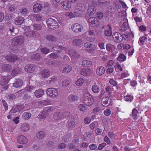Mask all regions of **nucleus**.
Wrapping results in <instances>:
<instances>
[{"mask_svg":"<svg viewBox=\"0 0 151 151\" xmlns=\"http://www.w3.org/2000/svg\"><path fill=\"white\" fill-rule=\"evenodd\" d=\"M41 52L43 54H46L50 52V50L46 47H43L40 49Z\"/></svg>","mask_w":151,"mask_h":151,"instance_id":"nucleus-52","label":"nucleus"},{"mask_svg":"<svg viewBox=\"0 0 151 151\" xmlns=\"http://www.w3.org/2000/svg\"><path fill=\"white\" fill-rule=\"evenodd\" d=\"M92 90L94 93H99L100 90L99 87L96 85V83H95L92 86Z\"/></svg>","mask_w":151,"mask_h":151,"instance_id":"nucleus-37","label":"nucleus"},{"mask_svg":"<svg viewBox=\"0 0 151 151\" xmlns=\"http://www.w3.org/2000/svg\"><path fill=\"white\" fill-rule=\"evenodd\" d=\"M50 58H51L55 59L58 57V55L56 54L52 53L49 55Z\"/></svg>","mask_w":151,"mask_h":151,"instance_id":"nucleus-58","label":"nucleus"},{"mask_svg":"<svg viewBox=\"0 0 151 151\" xmlns=\"http://www.w3.org/2000/svg\"><path fill=\"white\" fill-rule=\"evenodd\" d=\"M93 96L89 93H85L83 99V102L87 106H91L94 102Z\"/></svg>","mask_w":151,"mask_h":151,"instance_id":"nucleus-2","label":"nucleus"},{"mask_svg":"<svg viewBox=\"0 0 151 151\" xmlns=\"http://www.w3.org/2000/svg\"><path fill=\"white\" fill-rule=\"evenodd\" d=\"M34 29L36 30H40L42 28L41 25L39 24H34L32 25Z\"/></svg>","mask_w":151,"mask_h":151,"instance_id":"nucleus-49","label":"nucleus"},{"mask_svg":"<svg viewBox=\"0 0 151 151\" xmlns=\"http://www.w3.org/2000/svg\"><path fill=\"white\" fill-rule=\"evenodd\" d=\"M83 43V40L80 39H74L73 41V45L78 47H80Z\"/></svg>","mask_w":151,"mask_h":151,"instance_id":"nucleus-18","label":"nucleus"},{"mask_svg":"<svg viewBox=\"0 0 151 151\" xmlns=\"http://www.w3.org/2000/svg\"><path fill=\"white\" fill-rule=\"evenodd\" d=\"M111 112L110 110L109 109H107L104 111V115L106 116H109L111 114Z\"/></svg>","mask_w":151,"mask_h":151,"instance_id":"nucleus-60","label":"nucleus"},{"mask_svg":"<svg viewBox=\"0 0 151 151\" xmlns=\"http://www.w3.org/2000/svg\"><path fill=\"white\" fill-rule=\"evenodd\" d=\"M21 68H19L17 67H16L12 72V75L13 76H14L17 75L18 73L22 71Z\"/></svg>","mask_w":151,"mask_h":151,"instance_id":"nucleus-33","label":"nucleus"},{"mask_svg":"<svg viewBox=\"0 0 151 151\" xmlns=\"http://www.w3.org/2000/svg\"><path fill=\"white\" fill-rule=\"evenodd\" d=\"M124 100L128 102H131L133 99V96L131 95H127L124 97Z\"/></svg>","mask_w":151,"mask_h":151,"instance_id":"nucleus-50","label":"nucleus"},{"mask_svg":"<svg viewBox=\"0 0 151 151\" xmlns=\"http://www.w3.org/2000/svg\"><path fill=\"white\" fill-rule=\"evenodd\" d=\"M88 22L90 25L93 27H97L99 24V22L97 18L94 17L90 18L88 19Z\"/></svg>","mask_w":151,"mask_h":151,"instance_id":"nucleus-10","label":"nucleus"},{"mask_svg":"<svg viewBox=\"0 0 151 151\" xmlns=\"http://www.w3.org/2000/svg\"><path fill=\"white\" fill-rule=\"evenodd\" d=\"M91 73V70L88 68H83L81 71V74L85 76H90Z\"/></svg>","mask_w":151,"mask_h":151,"instance_id":"nucleus-15","label":"nucleus"},{"mask_svg":"<svg viewBox=\"0 0 151 151\" xmlns=\"http://www.w3.org/2000/svg\"><path fill=\"white\" fill-rule=\"evenodd\" d=\"M82 64L85 67H89L92 65V62L88 60H84L82 61Z\"/></svg>","mask_w":151,"mask_h":151,"instance_id":"nucleus-42","label":"nucleus"},{"mask_svg":"<svg viewBox=\"0 0 151 151\" xmlns=\"http://www.w3.org/2000/svg\"><path fill=\"white\" fill-rule=\"evenodd\" d=\"M46 93L47 96L52 98H55L58 95V91L56 88H48Z\"/></svg>","mask_w":151,"mask_h":151,"instance_id":"nucleus-5","label":"nucleus"},{"mask_svg":"<svg viewBox=\"0 0 151 151\" xmlns=\"http://www.w3.org/2000/svg\"><path fill=\"white\" fill-rule=\"evenodd\" d=\"M71 114L68 112L67 111L65 112L64 114H63V111L62 110H59L58 111L55 113L53 115L54 120L56 122H57L58 120L61 119L63 118L70 116Z\"/></svg>","mask_w":151,"mask_h":151,"instance_id":"nucleus-1","label":"nucleus"},{"mask_svg":"<svg viewBox=\"0 0 151 151\" xmlns=\"http://www.w3.org/2000/svg\"><path fill=\"white\" fill-rule=\"evenodd\" d=\"M105 90L108 93L109 97H110L111 93L114 91L113 87L112 86H107L105 88Z\"/></svg>","mask_w":151,"mask_h":151,"instance_id":"nucleus-38","label":"nucleus"},{"mask_svg":"<svg viewBox=\"0 0 151 151\" xmlns=\"http://www.w3.org/2000/svg\"><path fill=\"white\" fill-rule=\"evenodd\" d=\"M20 129L23 132H27L29 129V126L27 123H24L21 124Z\"/></svg>","mask_w":151,"mask_h":151,"instance_id":"nucleus-31","label":"nucleus"},{"mask_svg":"<svg viewBox=\"0 0 151 151\" xmlns=\"http://www.w3.org/2000/svg\"><path fill=\"white\" fill-rule=\"evenodd\" d=\"M11 65L8 64H4L1 67L2 72H6L9 71L11 68Z\"/></svg>","mask_w":151,"mask_h":151,"instance_id":"nucleus-16","label":"nucleus"},{"mask_svg":"<svg viewBox=\"0 0 151 151\" xmlns=\"http://www.w3.org/2000/svg\"><path fill=\"white\" fill-rule=\"evenodd\" d=\"M47 40L50 42H55L57 41V38L51 35H48L46 36Z\"/></svg>","mask_w":151,"mask_h":151,"instance_id":"nucleus-30","label":"nucleus"},{"mask_svg":"<svg viewBox=\"0 0 151 151\" xmlns=\"http://www.w3.org/2000/svg\"><path fill=\"white\" fill-rule=\"evenodd\" d=\"M105 72L104 68L102 66L99 67L96 70V73L99 76L102 75Z\"/></svg>","mask_w":151,"mask_h":151,"instance_id":"nucleus-24","label":"nucleus"},{"mask_svg":"<svg viewBox=\"0 0 151 151\" xmlns=\"http://www.w3.org/2000/svg\"><path fill=\"white\" fill-rule=\"evenodd\" d=\"M96 16L99 19H101L103 16V14L101 12H98L96 14Z\"/></svg>","mask_w":151,"mask_h":151,"instance_id":"nucleus-63","label":"nucleus"},{"mask_svg":"<svg viewBox=\"0 0 151 151\" xmlns=\"http://www.w3.org/2000/svg\"><path fill=\"white\" fill-rule=\"evenodd\" d=\"M88 13L90 15L94 14L96 12V9L93 6H90L88 9Z\"/></svg>","mask_w":151,"mask_h":151,"instance_id":"nucleus-41","label":"nucleus"},{"mask_svg":"<svg viewBox=\"0 0 151 151\" xmlns=\"http://www.w3.org/2000/svg\"><path fill=\"white\" fill-rule=\"evenodd\" d=\"M59 69L60 71L62 73H68L71 71L72 70V67L69 65L65 64L60 67Z\"/></svg>","mask_w":151,"mask_h":151,"instance_id":"nucleus-6","label":"nucleus"},{"mask_svg":"<svg viewBox=\"0 0 151 151\" xmlns=\"http://www.w3.org/2000/svg\"><path fill=\"white\" fill-rule=\"evenodd\" d=\"M76 122L74 121L73 120L69 122L68 123V130H70L76 126Z\"/></svg>","mask_w":151,"mask_h":151,"instance_id":"nucleus-40","label":"nucleus"},{"mask_svg":"<svg viewBox=\"0 0 151 151\" xmlns=\"http://www.w3.org/2000/svg\"><path fill=\"white\" fill-rule=\"evenodd\" d=\"M113 38L115 42L119 43L122 40V36L121 35L119 32H115L113 34Z\"/></svg>","mask_w":151,"mask_h":151,"instance_id":"nucleus-12","label":"nucleus"},{"mask_svg":"<svg viewBox=\"0 0 151 151\" xmlns=\"http://www.w3.org/2000/svg\"><path fill=\"white\" fill-rule=\"evenodd\" d=\"M109 82L110 84L114 86H116L117 84V82L112 78L110 79Z\"/></svg>","mask_w":151,"mask_h":151,"instance_id":"nucleus-64","label":"nucleus"},{"mask_svg":"<svg viewBox=\"0 0 151 151\" xmlns=\"http://www.w3.org/2000/svg\"><path fill=\"white\" fill-rule=\"evenodd\" d=\"M109 137L112 139H114L116 137V134L113 132H109L108 133Z\"/></svg>","mask_w":151,"mask_h":151,"instance_id":"nucleus-53","label":"nucleus"},{"mask_svg":"<svg viewBox=\"0 0 151 151\" xmlns=\"http://www.w3.org/2000/svg\"><path fill=\"white\" fill-rule=\"evenodd\" d=\"M147 38L145 37H142L139 38V43H140L142 45H144L145 42V40H146Z\"/></svg>","mask_w":151,"mask_h":151,"instance_id":"nucleus-57","label":"nucleus"},{"mask_svg":"<svg viewBox=\"0 0 151 151\" xmlns=\"http://www.w3.org/2000/svg\"><path fill=\"white\" fill-rule=\"evenodd\" d=\"M70 137L71 136L70 135H67L63 137L62 140L64 142H67L69 141V139Z\"/></svg>","mask_w":151,"mask_h":151,"instance_id":"nucleus-54","label":"nucleus"},{"mask_svg":"<svg viewBox=\"0 0 151 151\" xmlns=\"http://www.w3.org/2000/svg\"><path fill=\"white\" fill-rule=\"evenodd\" d=\"M23 84V81L21 79H18L17 80L15 83H13V86L16 88H19L21 87Z\"/></svg>","mask_w":151,"mask_h":151,"instance_id":"nucleus-35","label":"nucleus"},{"mask_svg":"<svg viewBox=\"0 0 151 151\" xmlns=\"http://www.w3.org/2000/svg\"><path fill=\"white\" fill-rule=\"evenodd\" d=\"M36 66L33 64L26 65L24 68L25 71L28 73H32L36 70Z\"/></svg>","mask_w":151,"mask_h":151,"instance_id":"nucleus-9","label":"nucleus"},{"mask_svg":"<svg viewBox=\"0 0 151 151\" xmlns=\"http://www.w3.org/2000/svg\"><path fill=\"white\" fill-rule=\"evenodd\" d=\"M3 57L5 58L7 61L11 63L15 62L18 58L17 56L13 54L8 55L6 56L4 55Z\"/></svg>","mask_w":151,"mask_h":151,"instance_id":"nucleus-11","label":"nucleus"},{"mask_svg":"<svg viewBox=\"0 0 151 151\" xmlns=\"http://www.w3.org/2000/svg\"><path fill=\"white\" fill-rule=\"evenodd\" d=\"M107 26L109 27L108 29L105 30L104 33L105 36H110L112 34V28L109 24Z\"/></svg>","mask_w":151,"mask_h":151,"instance_id":"nucleus-28","label":"nucleus"},{"mask_svg":"<svg viewBox=\"0 0 151 151\" xmlns=\"http://www.w3.org/2000/svg\"><path fill=\"white\" fill-rule=\"evenodd\" d=\"M138 112L135 108H134L132 111V116L134 120H136L138 118Z\"/></svg>","mask_w":151,"mask_h":151,"instance_id":"nucleus-36","label":"nucleus"},{"mask_svg":"<svg viewBox=\"0 0 151 151\" xmlns=\"http://www.w3.org/2000/svg\"><path fill=\"white\" fill-rule=\"evenodd\" d=\"M65 49L66 48L65 47L61 46H55V47H52V51H55L58 53L61 52L63 50H65Z\"/></svg>","mask_w":151,"mask_h":151,"instance_id":"nucleus-22","label":"nucleus"},{"mask_svg":"<svg viewBox=\"0 0 151 151\" xmlns=\"http://www.w3.org/2000/svg\"><path fill=\"white\" fill-rule=\"evenodd\" d=\"M46 23L49 28L51 29L54 30L58 27V22L51 18L48 19L46 21Z\"/></svg>","mask_w":151,"mask_h":151,"instance_id":"nucleus-3","label":"nucleus"},{"mask_svg":"<svg viewBox=\"0 0 151 151\" xmlns=\"http://www.w3.org/2000/svg\"><path fill=\"white\" fill-rule=\"evenodd\" d=\"M43 90L40 89L36 91L34 93L35 96L37 98H40L44 94Z\"/></svg>","mask_w":151,"mask_h":151,"instance_id":"nucleus-26","label":"nucleus"},{"mask_svg":"<svg viewBox=\"0 0 151 151\" xmlns=\"http://www.w3.org/2000/svg\"><path fill=\"white\" fill-rule=\"evenodd\" d=\"M41 58L40 54L39 53H36L31 56V60L32 61H38Z\"/></svg>","mask_w":151,"mask_h":151,"instance_id":"nucleus-39","label":"nucleus"},{"mask_svg":"<svg viewBox=\"0 0 151 151\" xmlns=\"http://www.w3.org/2000/svg\"><path fill=\"white\" fill-rule=\"evenodd\" d=\"M24 38L22 36H17L12 39V44L14 46H19L23 43Z\"/></svg>","mask_w":151,"mask_h":151,"instance_id":"nucleus-4","label":"nucleus"},{"mask_svg":"<svg viewBox=\"0 0 151 151\" xmlns=\"http://www.w3.org/2000/svg\"><path fill=\"white\" fill-rule=\"evenodd\" d=\"M66 16L68 19H70L76 17L74 15V13L68 12L65 14Z\"/></svg>","mask_w":151,"mask_h":151,"instance_id":"nucleus-55","label":"nucleus"},{"mask_svg":"<svg viewBox=\"0 0 151 151\" xmlns=\"http://www.w3.org/2000/svg\"><path fill=\"white\" fill-rule=\"evenodd\" d=\"M70 83V81L68 80H65L62 82V86L65 87H66L68 86Z\"/></svg>","mask_w":151,"mask_h":151,"instance_id":"nucleus-61","label":"nucleus"},{"mask_svg":"<svg viewBox=\"0 0 151 151\" xmlns=\"http://www.w3.org/2000/svg\"><path fill=\"white\" fill-rule=\"evenodd\" d=\"M71 29L74 32H81L83 30V27L81 24L76 23L73 24L72 25Z\"/></svg>","mask_w":151,"mask_h":151,"instance_id":"nucleus-8","label":"nucleus"},{"mask_svg":"<svg viewBox=\"0 0 151 151\" xmlns=\"http://www.w3.org/2000/svg\"><path fill=\"white\" fill-rule=\"evenodd\" d=\"M79 110L81 112H84L87 110V107L83 104H80L78 106Z\"/></svg>","mask_w":151,"mask_h":151,"instance_id":"nucleus-46","label":"nucleus"},{"mask_svg":"<svg viewBox=\"0 0 151 151\" xmlns=\"http://www.w3.org/2000/svg\"><path fill=\"white\" fill-rule=\"evenodd\" d=\"M44 136V133L42 131H40L38 132L36 134V136L39 139H42Z\"/></svg>","mask_w":151,"mask_h":151,"instance_id":"nucleus-51","label":"nucleus"},{"mask_svg":"<svg viewBox=\"0 0 151 151\" xmlns=\"http://www.w3.org/2000/svg\"><path fill=\"white\" fill-rule=\"evenodd\" d=\"M79 142L78 139H74L73 140L71 143L69 144L68 145L69 147V149L70 150H73L77 145Z\"/></svg>","mask_w":151,"mask_h":151,"instance_id":"nucleus-20","label":"nucleus"},{"mask_svg":"<svg viewBox=\"0 0 151 151\" xmlns=\"http://www.w3.org/2000/svg\"><path fill=\"white\" fill-rule=\"evenodd\" d=\"M24 20V18L22 17H18L15 19V23L17 25H20L22 24Z\"/></svg>","mask_w":151,"mask_h":151,"instance_id":"nucleus-25","label":"nucleus"},{"mask_svg":"<svg viewBox=\"0 0 151 151\" xmlns=\"http://www.w3.org/2000/svg\"><path fill=\"white\" fill-rule=\"evenodd\" d=\"M83 12L81 7L78 6L74 10V15L76 17H80L82 14Z\"/></svg>","mask_w":151,"mask_h":151,"instance_id":"nucleus-14","label":"nucleus"},{"mask_svg":"<svg viewBox=\"0 0 151 151\" xmlns=\"http://www.w3.org/2000/svg\"><path fill=\"white\" fill-rule=\"evenodd\" d=\"M110 97H103L101 100V104L103 106L106 107L109 106L111 103V99L110 98Z\"/></svg>","mask_w":151,"mask_h":151,"instance_id":"nucleus-13","label":"nucleus"},{"mask_svg":"<svg viewBox=\"0 0 151 151\" xmlns=\"http://www.w3.org/2000/svg\"><path fill=\"white\" fill-rule=\"evenodd\" d=\"M32 16L34 18H35L37 21H42L43 19V17L41 16L40 14H34Z\"/></svg>","mask_w":151,"mask_h":151,"instance_id":"nucleus-43","label":"nucleus"},{"mask_svg":"<svg viewBox=\"0 0 151 151\" xmlns=\"http://www.w3.org/2000/svg\"><path fill=\"white\" fill-rule=\"evenodd\" d=\"M78 97L76 95L71 94L68 97V100L70 101H75L78 100Z\"/></svg>","mask_w":151,"mask_h":151,"instance_id":"nucleus-34","label":"nucleus"},{"mask_svg":"<svg viewBox=\"0 0 151 151\" xmlns=\"http://www.w3.org/2000/svg\"><path fill=\"white\" fill-rule=\"evenodd\" d=\"M31 116V114L27 112H25L23 114L22 117L24 119L27 120L30 118Z\"/></svg>","mask_w":151,"mask_h":151,"instance_id":"nucleus-44","label":"nucleus"},{"mask_svg":"<svg viewBox=\"0 0 151 151\" xmlns=\"http://www.w3.org/2000/svg\"><path fill=\"white\" fill-rule=\"evenodd\" d=\"M42 7L41 4H36L33 6V10L35 13H38L41 11Z\"/></svg>","mask_w":151,"mask_h":151,"instance_id":"nucleus-21","label":"nucleus"},{"mask_svg":"<svg viewBox=\"0 0 151 151\" xmlns=\"http://www.w3.org/2000/svg\"><path fill=\"white\" fill-rule=\"evenodd\" d=\"M61 6L63 9L65 10H68L71 7L70 3L66 1H63L62 2L61 4Z\"/></svg>","mask_w":151,"mask_h":151,"instance_id":"nucleus-23","label":"nucleus"},{"mask_svg":"<svg viewBox=\"0 0 151 151\" xmlns=\"http://www.w3.org/2000/svg\"><path fill=\"white\" fill-rule=\"evenodd\" d=\"M68 53L70 57L73 58H78L80 56L79 53L75 50L73 49L69 50Z\"/></svg>","mask_w":151,"mask_h":151,"instance_id":"nucleus-19","label":"nucleus"},{"mask_svg":"<svg viewBox=\"0 0 151 151\" xmlns=\"http://www.w3.org/2000/svg\"><path fill=\"white\" fill-rule=\"evenodd\" d=\"M17 141L21 144H24L27 142V139L24 136L21 135L18 137Z\"/></svg>","mask_w":151,"mask_h":151,"instance_id":"nucleus-17","label":"nucleus"},{"mask_svg":"<svg viewBox=\"0 0 151 151\" xmlns=\"http://www.w3.org/2000/svg\"><path fill=\"white\" fill-rule=\"evenodd\" d=\"M21 15L22 16H25L28 13V10L25 7L22 8L20 11Z\"/></svg>","mask_w":151,"mask_h":151,"instance_id":"nucleus-45","label":"nucleus"},{"mask_svg":"<svg viewBox=\"0 0 151 151\" xmlns=\"http://www.w3.org/2000/svg\"><path fill=\"white\" fill-rule=\"evenodd\" d=\"M50 74V71L44 69L40 73V74L41 76L43 78L48 77Z\"/></svg>","mask_w":151,"mask_h":151,"instance_id":"nucleus-27","label":"nucleus"},{"mask_svg":"<svg viewBox=\"0 0 151 151\" xmlns=\"http://www.w3.org/2000/svg\"><path fill=\"white\" fill-rule=\"evenodd\" d=\"M122 77V78H124L127 77L129 76V74L128 73V71H126L125 72H123L122 73H120Z\"/></svg>","mask_w":151,"mask_h":151,"instance_id":"nucleus-56","label":"nucleus"},{"mask_svg":"<svg viewBox=\"0 0 151 151\" xmlns=\"http://www.w3.org/2000/svg\"><path fill=\"white\" fill-rule=\"evenodd\" d=\"M122 38L126 40H128L130 39V35L129 33H126L122 35Z\"/></svg>","mask_w":151,"mask_h":151,"instance_id":"nucleus-59","label":"nucleus"},{"mask_svg":"<svg viewBox=\"0 0 151 151\" xmlns=\"http://www.w3.org/2000/svg\"><path fill=\"white\" fill-rule=\"evenodd\" d=\"M106 48L108 51L112 52L115 50V47L111 44H107L106 45Z\"/></svg>","mask_w":151,"mask_h":151,"instance_id":"nucleus-32","label":"nucleus"},{"mask_svg":"<svg viewBox=\"0 0 151 151\" xmlns=\"http://www.w3.org/2000/svg\"><path fill=\"white\" fill-rule=\"evenodd\" d=\"M9 81V77L8 76H4L2 77L1 82V86H4L7 84Z\"/></svg>","mask_w":151,"mask_h":151,"instance_id":"nucleus-29","label":"nucleus"},{"mask_svg":"<svg viewBox=\"0 0 151 151\" xmlns=\"http://www.w3.org/2000/svg\"><path fill=\"white\" fill-rule=\"evenodd\" d=\"M84 80L82 78H80L78 79L76 82V84L77 86H81L84 83Z\"/></svg>","mask_w":151,"mask_h":151,"instance_id":"nucleus-47","label":"nucleus"},{"mask_svg":"<svg viewBox=\"0 0 151 151\" xmlns=\"http://www.w3.org/2000/svg\"><path fill=\"white\" fill-rule=\"evenodd\" d=\"M84 47L86 48V51L89 53H93L96 49V46L93 44H91L89 42L84 43Z\"/></svg>","mask_w":151,"mask_h":151,"instance_id":"nucleus-7","label":"nucleus"},{"mask_svg":"<svg viewBox=\"0 0 151 151\" xmlns=\"http://www.w3.org/2000/svg\"><path fill=\"white\" fill-rule=\"evenodd\" d=\"M117 60L120 62H124L126 60V56L123 54H120L117 58Z\"/></svg>","mask_w":151,"mask_h":151,"instance_id":"nucleus-48","label":"nucleus"},{"mask_svg":"<svg viewBox=\"0 0 151 151\" xmlns=\"http://www.w3.org/2000/svg\"><path fill=\"white\" fill-rule=\"evenodd\" d=\"M146 27L144 25H141L139 27V30L142 32H145L146 30Z\"/></svg>","mask_w":151,"mask_h":151,"instance_id":"nucleus-62","label":"nucleus"}]
</instances>
